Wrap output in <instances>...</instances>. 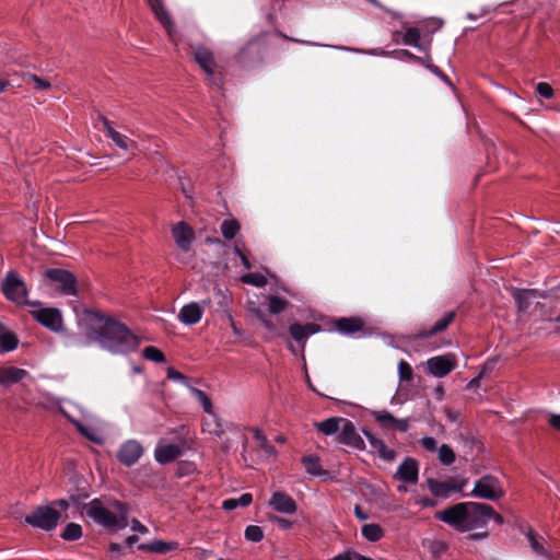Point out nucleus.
Masks as SVG:
<instances>
[{
    "mask_svg": "<svg viewBox=\"0 0 560 560\" xmlns=\"http://www.w3.org/2000/svg\"><path fill=\"white\" fill-rule=\"evenodd\" d=\"M19 345L16 335L0 325V353L13 351Z\"/></svg>",
    "mask_w": 560,
    "mask_h": 560,
    "instance_id": "nucleus-29",
    "label": "nucleus"
},
{
    "mask_svg": "<svg viewBox=\"0 0 560 560\" xmlns=\"http://www.w3.org/2000/svg\"><path fill=\"white\" fill-rule=\"evenodd\" d=\"M335 327L342 335H353L363 330L364 323L360 317H340L335 320Z\"/></svg>",
    "mask_w": 560,
    "mask_h": 560,
    "instance_id": "nucleus-22",
    "label": "nucleus"
},
{
    "mask_svg": "<svg viewBox=\"0 0 560 560\" xmlns=\"http://www.w3.org/2000/svg\"><path fill=\"white\" fill-rule=\"evenodd\" d=\"M421 445L429 452H435L438 450V443L432 436L423 438L421 440Z\"/></svg>",
    "mask_w": 560,
    "mask_h": 560,
    "instance_id": "nucleus-55",
    "label": "nucleus"
},
{
    "mask_svg": "<svg viewBox=\"0 0 560 560\" xmlns=\"http://www.w3.org/2000/svg\"><path fill=\"white\" fill-rule=\"evenodd\" d=\"M425 68L431 72L433 73L434 75H436L438 78H440L444 83H446L447 85L452 86V82L450 80V78L438 67L435 66L434 63H428L425 65Z\"/></svg>",
    "mask_w": 560,
    "mask_h": 560,
    "instance_id": "nucleus-49",
    "label": "nucleus"
},
{
    "mask_svg": "<svg viewBox=\"0 0 560 560\" xmlns=\"http://www.w3.org/2000/svg\"><path fill=\"white\" fill-rule=\"evenodd\" d=\"M269 505L277 512L284 514H293L298 510V505L293 498L285 492H273Z\"/></svg>",
    "mask_w": 560,
    "mask_h": 560,
    "instance_id": "nucleus-17",
    "label": "nucleus"
},
{
    "mask_svg": "<svg viewBox=\"0 0 560 560\" xmlns=\"http://www.w3.org/2000/svg\"><path fill=\"white\" fill-rule=\"evenodd\" d=\"M202 317V308L196 303L191 302L184 305L178 314V319L185 325H195L200 322Z\"/></svg>",
    "mask_w": 560,
    "mask_h": 560,
    "instance_id": "nucleus-21",
    "label": "nucleus"
},
{
    "mask_svg": "<svg viewBox=\"0 0 560 560\" xmlns=\"http://www.w3.org/2000/svg\"><path fill=\"white\" fill-rule=\"evenodd\" d=\"M373 418L384 430H394L396 418L387 410L373 411Z\"/></svg>",
    "mask_w": 560,
    "mask_h": 560,
    "instance_id": "nucleus-35",
    "label": "nucleus"
},
{
    "mask_svg": "<svg viewBox=\"0 0 560 560\" xmlns=\"http://www.w3.org/2000/svg\"><path fill=\"white\" fill-rule=\"evenodd\" d=\"M85 322L89 335L98 346L114 354L135 351L140 340L122 323L98 311H86Z\"/></svg>",
    "mask_w": 560,
    "mask_h": 560,
    "instance_id": "nucleus-1",
    "label": "nucleus"
},
{
    "mask_svg": "<svg viewBox=\"0 0 560 560\" xmlns=\"http://www.w3.org/2000/svg\"><path fill=\"white\" fill-rule=\"evenodd\" d=\"M240 223L236 220H224L221 223V233L226 240H232L240 231Z\"/></svg>",
    "mask_w": 560,
    "mask_h": 560,
    "instance_id": "nucleus-41",
    "label": "nucleus"
},
{
    "mask_svg": "<svg viewBox=\"0 0 560 560\" xmlns=\"http://www.w3.org/2000/svg\"><path fill=\"white\" fill-rule=\"evenodd\" d=\"M420 37H421V33H420L419 28L409 27V28H407V31L402 37V43L405 45L413 46V47L418 48L420 51H427L428 46H423L420 43Z\"/></svg>",
    "mask_w": 560,
    "mask_h": 560,
    "instance_id": "nucleus-33",
    "label": "nucleus"
},
{
    "mask_svg": "<svg viewBox=\"0 0 560 560\" xmlns=\"http://www.w3.org/2000/svg\"><path fill=\"white\" fill-rule=\"evenodd\" d=\"M393 54L399 59H408L412 62H415V59L417 58V56L415 54H412L411 51H409L407 49L394 50Z\"/></svg>",
    "mask_w": 560,
    "mask_h": 560,
    "instance_id": "nucleus-56",
    "label": "nucleus"
},
{
    "mask_svg": "<svg viewBox=\"0 0 560 560\" xmlns=\"http://www.w3.org/2000/svg\"><path fill=\"white\" fill-rule=\"evenodd\" d=\"M478 505L485 506L487 509H468V516L466 521V526H464V530H471L475 528L485 527L490 520L491 514H494V509L487 504L477 502Z\"/></svg>",
    "mask_w": 560,
    "mask_h": 560,
    "instance_id": "nucleus-13",
    "label": "nucleus"
},
{
    "mask_svg": "<svg viewBox=\"0 0 560 560\" xmlns=\"http://www.w3.org/2000/svg\"><path fill=\"white\" fill-rule=\"evenodd\" d=\"M457 365L455 354L432 357L427 361V368L430 374L435 377H444L450 374Z\"/></svg>",
    "mask_w": 560,
    "mask_h": 560,
    "instance_id": "nucleus-11",
    "label": "nucleus"
},
{
    "mask_svg": "<svg viewBox=\"0 0 560 560\" xmlns=\"http://www.w3.org/2000/svg\"><path fill=\"white\" fill-rule=\"evenodd\" d=\"M438 500L432 499L429 497H422L419 500H417V504L421 505L422 508H434L438 505Z\"/></svg>",
    "mask_w": 560,
    "mask_h": 560,
    "instance_id": "nucleus-60",
    "label": "nucleus"
},
{
    "mask_svg": "<svg viewBox=\"0 0 560 560\" xmlns=\"http://www.w3.org/2000/svg\"><path fill=\"white\" fill-rule=\"evenodd\" d=\"M536 293L529 289H514L513 298L516 302L518 312H526L530 306L532 295Z\"/></svg>",
    "mask_w": 560,
    "mask_h": 560,
    "instance_id": "nucleus-31",
    "label": "nucleus"
},
{
    "mask_svg": "<svg viewBox=\"0 0 560 560\" xmlns=\"http://www.w3.org/2000/svg\"><path fill=\"white\" fill-rule=\"evenodd\" d=\"M537 93L545 97V98H551L553 96V89L552 86L547 82H539L536 85Z\"/></svg>",
    "mask_w": 560,
    "mask_h": 560,
    "instance_id": "nucleus-51",
    "label": "nucleus"
},
{
    "mask_svg": "<svg viewBox=\"0 0 560 560\" xmlns=\"http://www.w3.org/2000/svg\"><path fill=\"white\" fill-rule=\"evenodd\" d=\"M455 317V311L447 312L442 318L436 320L435 324L430 329L422 330L419 334H417V338H429L439 332L444 331L453 323Z\"/></svg>",
    "mask_w": 560,
    "mask_h": 560,
    "instance_id": "nucleus-25",
    "label": "nucleus"
},
{
    "mask_svg": "<svg viewBox=\"0 0 560 560\" xmlns=\"http://www.w3.org/2000/svg\"><path fill=\"white\" fill-rule=\"evenodd\" d=\"M147 2L150 5L155 18L166 28L168 34H171L174 24L167 11L164 9L162 0H147Z\"/></svg>",
    "mask_w": 560,
    "mask_h": 560,
    "instance_id": "nucleus-26",
    "label": "nucleus"
},
{
    "mask_svg": "<svg viewBox=\"0 0 560 560\" xmlns=\"http://www.w3.org/2000/svg\"><path fill=\"white\" fill-rule=\"evenodd\" d=\"M254 439L257 441L259 447L268 455H273L276 453L275 446L269 444L266 434L258 428L250 429Z\"/></svg>",
    "mask_w": 560,
    "mask_h": 560,
    "instance_id": "nucleus-38",
    "label": "nucleus"
},
{
    "mask_svg": "<svg viewBox=\"0 0 560 560\" xmlns=\"http://www.w3.org/2000/svg\"><path fill=\"white\" fill-rule=\"evenodd\" d=\"M1 290L4 296L16 304L38 305V302L26 300L27 288L25 282L14 271H10L2 282Z\"/></svg>",
    "mask_w": 560,
    "mask_h": 560,
    "instance_id": "nucleus-8",
    "label": "nucleus"
},
{
    "mask_svg": "<svg viewBox=\"0 0 560 560\" xmlns=\"http://www.w3.org/2000/svg\"><path fill=\"white\" fill-rule=\"evenodd\" d=\"M248 311L259 320H262L264 317L267 316L266 312L261 307L255 305V303H249Z\"/></svg>",
    "mask_w": 560,
    "mask_h": 560,
    "instance_id": "nucleus-57",
    "label": "nucleus"
},
{
    "mask_svg": "<svg viewBox=\"0 0 560 560\" xmlns=\"http://www.w3.org/2000/svg\"><path fill=\"white\" fill-rule=\"evenodd\" d=\"M265 37L259 35L249 39L238 51L237 60L244 67L261 63L266 52Z\"/></svg>",
    "mask_w": 560,
    "mask_h": 560,
    "instance_id": "nucleus-6",
    "label": "nucleus"
},
{
    "mask_svg": "<svg viewBox=\"0 0 560 560\" xmlns=\"http://www.w3.org/2000/svg\"><path fill=\"white\" fill-rule=\"evenodd\" d=\"M301 463L304 466L306 472L312 476L320 477L328 474L327 470L323 469L320 459L317 455L311 454L303 456Z\"/></svg>",
    "mask_w": 560,
    "mask_h": 560,
    "instance_id": "nucleus-27",
    "label": "nucleus"
},
{
    "mask_svg": "<svg viewBox=\"0 0 560 560\" xmlns=\"http://www.w3.org/2000/svg\"><path fill=\"white\" fill-rule=\"evenodd\" d=\"M82 536V527L77 523H69L60 534V537L67 541H75Z\"/></svg>",
    "mask_w": 560,
    "mask_h": 560,
    "instance_id": "nucleus-37",
    "label": "nucleus"
},
{
    "mask_svg": "<svg viewBox=\"0 0 560 560\" xmlns=\"http://www.w3.org/2000/svg\"><path fill=\"white\" fill-rule=\"evenodd\" d=\"M346 418L331 417L324 421L316 422V429L325 435H332L341 430L340 424L345 422Z\"/></svg>",
    "mask_w": 560,
    "mask_h": 560,
    "instance_id": "nucleus-30",
    "label": "nucleus"
},
{
    "mask_svg": "<svg viewBox=\"0 0 560 560\" xmlns=\"http://www.w3.org/2000/svg\"><path fill=\"white\" fill-rule=\"evenodd\" d=\"M272 522H275L282 529H289L293 525V523L290 520L279 517V516H275L272 518Z\"/></svg>",
    "mask_w": 560,
    "mask_h": 560,
    "instance_id": "nucleus-62",
    "label": "nucleus"
},
{
    "mask_svg": "<svg viewBox=\"0 0 560 560\" xmlns=\"http://www.w3.org/2000/svg\"><path fill=\"white\" fill-rule=\"evenodd\" d=\"M338 441L341 444L348 445L357 451L365 450V443L361 435L358 433L355 425L352 421L346 419L338 435Z\"/></svg>",
    "mask_w": 560,
    "mask_h": 560,
    "instance_id": "nucleus-14",
    "label": "nucleus"
},
{
    "mask_svg": "<svg viewBox=\"0 0 560 560\" xmlns=\"http://www.w3.org/2000/svg\"><path fill=\"white\" fill-rule=\"evenodd\" d=\"M398 373H399L400 381L409 382L413 377V370H412L411 365L405 360H401L398 363Z\"/></svg>",
    "mask_w": 560,
    "mask_h": 560,
    "instance_id": "nucleus-46",
    "label": "nucleus"
},
{
    "mask_svg": "<svg viewBox=\"0 0 560 560\" xmlns=\"http://www.w3.org/2000/svg\"><path fill=\"white\" fill-rule=\"evenodd\" d=\"M409 429V419H397L395 422L394 430H397L399 432H407Z\"/></svg>",
    "mask_w": 560,
    "mask_h": 560,
    "instance_id": "nucleus-63",
    "label": "nucleus"
},
{
    "mask_svg": "<svg viewBox=\"0 0 560 560\" xmlns=\"http://www.w3.org/2000/svg\"><path fill=\"white\" fill-rule=\"evenodd\" d=\"M49 506H52L54 509L58 510L60 513L66 512L70 504L66 499H58L51 502Z\"/></svg>",
    "mask_w": 560,
    "mask_h": 560,
    "instance_id": "nucleus-58",
    "label": "nucleus"
},
{
    "mask_svg": "<svg viewBox=\"0 0 560 560\" xmlns=\"http://www.w3.org/2000/svg\"><path fill=\"white\" fill-rule=\"evenodd\" d=\"M60 517V512L52 506L39 505L25 515L24 521L35 528L50 532L57 527Z\"/></svg>",
    "mask_w": 560,
    "mask_h": 560,
    "instance_id": "nucleus-5",
    "label": "nucleus"
},
{
    "mask_svg": "<svg viewBox=\"0 0 560 560\" xmlns=\"http://www.w3.org/2000/svg\"><path fill=\"white\" fill-rule=\"evenodd\" d=\"M172 233L176 245L185 252L189 250L195 238V232L191 226L182 221L174 225Z\"/></svg>",
    "mask_w": 560,
    "mask_h": 560,
    "instance_id": "nucleus-16",
    "label": "nucleus"
},
{
    "mask_svg": "<svg viewBox=\"0 0 560 560\" xmlns=\"http://www.w3.org/2000/svg\"><path fill=\"white\" fill-rule=\"evenodd\" d=\"M192 393L199 398L202 402L203 409L206 412H211L212 404L210 398L207 396L205 392L198 388H191Z\"/></svg>",
    "mask_w": 560,
    "mask_h": 560,
    "instance_id": "nucleus-48",
    "label": "nucleus"
},
{
    "mask_svg": "<svg viewBox=\"0 0 560 560\" xmlns=\"http://www.w3.org/2000/svg\"><path fill=\"white\" fill-rule=\"evenodd\" d=\"M253 502L250 493H243L238 498H230L222 502V508L226 511H232L238 506H248Z\"/></svg>",
    "mask_w": 560,
    "mask_h": 560,
    "instance_id": "nucleus-34",
    "label": "nucleus"
},
{
    "mask_svg": "<svg viewBox=\"0 0 560 560\" xmlns=\"http://www.w3.org/2000/svg\"><path fill=\"white\" fill-rule=\"evenodd\" d=\"M244 536L249 541L259 542L264 538V532L257 525H248L245 528Z\"/></svg>",
    "mask_w": 560,
    "mask_h": 560,
    "instance_id": "nucleus-45",
    "label": "nucleus"
},
{
    "mask_svg": "<svg viewBox=\"0 0 560 560\" xmlns=\"http://www.w3.org/2000/svg\"><path fill=\"white\" fill-rule=\"evenodd\" d=\"M361 534L366 540L376 542L385 536V530L378 524L369 523L362 526Z\"/></svg>",
    "mask_w": 560,
    "mask_h": 560,
    "instance_id": "nucleus-32",
    "label": "nucleus"
},
{
    "mask_svg": "<svg viewBox=\"0 0 560 560\" xmlns=\"http://www.w3.org/2000/svg\"><path fill=\"white\" fill-rule=\"evenodd\" d=\"M268 310L271 314H280L288 308L290 302L283 298L277 295L268 296Z\"/></svg>",
    "mask_w": 560,
    "mask_h": 560,
    "instance_id": "nucleus-39",
    "label": "nucleus"
},
{
    "mask_svg": "<svg viewBox=\"0 0 560 560\" xmlns=\"http://www.w3.org/2000/svg\"><path fill=\"white\" fill-rule=\"evenodd\" d=\"M110 506L116 511V516L117 517H124L125 520H127V514H128V505L124 502H120L118 500H114L112 503H110Z\"/></svg>",
    "mask_w": 560,
    "mask_h": 560,
    "instance_id": "nucleus-50",
    "label": "nucleus"
},
{
    "mask_svg": "<svg viewBox=\"0 0 560 560\" xmlns=\"http://www.w3.org/2000/svg\"><path fill=\"white\" fill-rule=\"evenodd\" d=\"M142 354L147 360H150V361H153L156 363H162V362H165V360H166L164 353L160 349H158L156 347H153V346L145 347L142 351Z\"/></svg>",
    "mask_w": 560,
    "mask_h": 560,
    "instance_id": "nucleus-43",
    "label": "nucleus"
},
{
    "mask_svg": "<svg viewBox=\"0 0 560 560\" xmlns=\"http://www.w3.org/2000/svg\"><path fill=\"white\" fill-rule=\"evenodd\" d=\"M208 431L214 434L215 436L221 438L225 430L223 428V423L219 419H215L213 428H209Z\"/></svg>",
    "mask_w": 560,
    "mask_h": 560,
    "instance_id": "nucleus-59",
    "label": "nucleus"
},
{
    "mask_svg": "<svg viewBox=\"0 0 560 560\" xmlns=\"http://www.w3.org/2000/svg\"><path fill=\"white\" fill-rule=\"evenodd\" d=\"M320 330V326L315 323H307L305 325L293 323L289 327V332L291 337L302 343V347L305 345V340L308 336L316 334Z\"/></svg>",
    "mask_w": 560,
    "mask_h": 560,
    "instance_id": "nucleus-18",
    "label": "nucleus"
},
{
    "mask_svg": "<svg viewBox=\"0 0 560 560\" xmlns=\"http://www.w3.org/2000/svg\"><path fill=\"white\" fill-rule=\"evenodd\" d=\"M527 537H528L530 547L534 550V552H536L537 555L544 556V557L548 556V551L542 546V544L538 541L537 536L534 532L530 530L528 533Z\"/></svg>",
    "mask_w": 560,
    "mask_h": 560,
    "instance_id": "nucleus-47",
    "label": "nucleus"
},
{
    "mask_svg": "<svg viewBox=\"0 0 560 560\" xmlns=\"http://www.w3.org/2000/svg\"><path fill=\"white\" fill-rule=\"evenodd\" d=\"M505 494L501 481L493 475H486L475 482L469 495L474 498L498 501Z\"/></svg>",
    "mask_w": 560,
    "mask_h": 560,
    "instance_id": "nucleus-7",
    "label": "nucleus"
},
{
    "mask_svg": "<svg viewBox=\"0 0 560 560\" xmlns=\"http://www.w3.org/2000/svg\"><path fill=\"white\" fill-rule=\"evenodd\" d=\"M182 448L176 444H167L158 446L154 451V458L161 465H166L174 462L182 455Z\"/></svg>",
    "mask_w": 560,
    "mask_h": 560,
    "instance_id": "nucleus-20",
    "label": "nucleus"
},
{
    "mask_svg": "<svg viewBox=\"0 0 560 560\" xmlns=\"http://www.w3.org/2000/svg\"><path fill=\"white\" fill-rule=\"evenodd\" d=\"M355 553L354 550H347L345 552L338 553L330 560H355Z\"/></svg>",
    "mask_w": 560,
    "mask_h": 560,
    "instance_id": "nucleus-61",
    "label": "nucleus"
},
{
    "mask_svg": "<svg viewBox=\"0 0 560 560\" xmlns=\"http://www.w3.org/2000/svg\"><path fill=\"white\" fill-rule=\"evenodd\" d=\"M419 477L418 462L412 457H406L397 468L395 479L405 483H416Z\"/></svg>",
    "mask_w": 560,
    "mask_h": 560,
    "instance_id": "nucleus-15",
    "label": "nucleus"
},
{
    "mask_svg": "<svg viewBox=\"0 0 560 560\" xmlns=\"http://www.w3.org/2000/svg\"><path fill=\"white\" fill-rule=\"evenodd\" d=\"M83 510L88 517L106 528L121 529L128 525L127 520L124 517H117L115 513L103 506L98 499H94L90 503L85 504Z\"/></svg>",
    "mask_w": 560,
    "mask_h": 560,
    "instance_id": "nucleus-2",
    "label": "nucleus"
},
{
    "mask_svg": "<svg viewBox=\"0 0 560 560\" xmlns=\"http://www.w3.org/2000/svg\"><path fill=\"white\" fill-rule=\"evenodd\" d=\"M45 281L61 295L78 294V279L74 273L61 268H49L45 271Z\"/></svg>",
    "mask_w": 560,
    "mask_h": 560,
    "instance_id": "nucleus-3",
    "label": "nucleus"
},
{
    "mask_svg": "<svg viewBox=\"0 0 560 560\" xmlns=\"http://www.w3.org/2000/svg\"><path fill=\"white\" fill-rule=\"evenodd\" d=\"M144 448L137 440L122 443L117 452L118 462L127 467L135 465L143 455Z\"/></svg>",
    "mask_w": 560,
    "mask_h": 560,
    "instance_id": "nucleus-12",
    "label": "nucleus"
},
{
    "mask_svg": "<svg viewBox=\"0 0 560 560\" xmlns=\"http://www.w3.org/2000/svg\"><path fill=\"white\" fill-rule=\"evenodd\" d=\"M467 483L466 478L451 477L447 480L440 481L434 478L427 479V486L430 492L436 498L447 499L452 492L463 493Z\"/></svg>",
    "mask_w": 560,
    "mask_h": 560,
    "instance_id": "nucleus-9",
    "label": "nucleus"
},
{
    "mask_svg": "<svg viewBox=\"0 0 560 560\" xmlns=\"http://www.w3.org/2000/svg\"><path fill=\"white\" fill-rule=\"evenodd\" d=\"M22 80L26 84L33 83L35 90L44 91V90H49L51 88V84L49 81H47L43 78H39L36 74L28 73V72H25L22 74Z\"/></svg>",
    "mask_w": 560,
    "mask_h": 560,
    "instance_id": "nucleus-36",
    "label": "nucleus"
},
{
    "mask_svg": "<svg viewBox=\"0 0 560 560\" xmlns=\"http://www.w3.org/2000/svg\"><path fill=\"white\" fill-rule=\"evenodd\" d=\"M469 508L486 509L485 506L478 505L477 502H460L443 511L435 512L434 517L458 530L465 532L464 526H466Z\"/></svg>",
    "mask_w": 560,
    "mask_h": 560,
    "instance_id": "nucleus-4",
    "label": "nucleus"
},
{
    "mask_svg": "<svg viewBox=\"0 0 560 560\" xmlns=\"http://www.w3.org/2000/svg\"><path fill=\"white\" fill-rule=\"evenodd\" d=\"M548 422L553 429L560 431V415H550Z\"/></svg>",
    "mask_w": 560,
    "mask_h": 560,
    "instance_id": "nucleus-64",
    "label": "nucleus"
},
{
    "mask_svg": "<svg viewBox=\"0 0 560 560\" xmlns=\"http://www.w3.org/2000/svg\"><path fill=\"white\" fill-rule=\"evenodd\" d=\"M194 58L206 73H210L211 69L215 67L213 52L207 47H196L194 50Z\"/></svg>",
    "mask_w": 560,
    "mask_h": 560,
    "instance_id": "nucleus-24",
    "label": "nucleus"
},
{
    "mask_svg": "<svg viewBox=\"0 0 560 560\" xmlns=\"http://www.w3.org/2000/svg\"><path fill=\"white\" fill-rule=\"evenodd\" d=\"M177 548L176 542H168L163 540H154L150 544H141L138 546L139 550L149 551L153 553L165 555Z\"/></svg>",
    "mask_w": 560,
    "mask_h": 560,
    "instance_id": "nucleus-28",
    "label": "nucleus"
},
{
    "mask_svg": "<svg viewBox=\"0 0 560 560\" xmlns=\"http://www.w3.org/2000/svg\"><path fill=\"white\" fill-rule=\"evenodd\" d=\"M167 378L171 381L180 382L183 384L188 383L187 376L173 368L167 369Z\"/></svg>",
    "mask_w": 560,
    "mask_h": 560,
    "instance_id": "nucleus-53",
    "label": "nucleus"
},
{
    "mask_svg": "<svg viewBox=\"0 0 560 560\" xmlns=\"http://www.w3.org/2000/svg\"><path fill=\"white\" fill-rule=\"evenodd\" d=\"M31 315L45 328L58 332L62 330V316L58 308L44 307L31 312Z\"/></svg>",
    "mask_w": 560,
    "mask_h": 560,
    "instance_id": "nucleus-10",
    "label": "nucleus"
},
{
    "mask_svg": "<svg viewBox=\"0 0 560 560\" xmlns=\"http://www.w3.org/2000/svg\"><path fill=\"white\" fill-rule=\"evenodd\" d=\"M242 281L257 288H264L267 284V278L258 272L247 273L242 277Z\"/></svg>",
    "mask_w": 560,
    "mask_h": 560,
    "instance_id": "nucleus-44",
    "label": "nucleus"
},
{
    "mask_svg": "<svg viewBox=\"0 0 560 560\" xmlns=\"http://www.w3.org/2000/svg\"><path fill=\"white\" fill-rule=\"evenodd\" d=\"M364 435L369 440L373 451L376 452L382 459L386 462H392L395 459L396 452L392 448H388L382 439L376 438L369 431H364Z\"/></svg>",
    "mask_w": 560,
    "mask_h": 560,
    "instance_id": "nucleus-23",
    "label": "nucleus"
},
{
    "mask_svg": "<svg viewBox=\"0 0 560 560\" xmlns=\"http://www.w3.org/2000/svg\"><path fill=\"white\" fill-rule=\"evenodd\" d=\"M455 453L447 444H443L439 448V459L443 465L450 466L455 462Z\"/></svg>",
    "mask_w": 560,
    "mask_h": 560,
    "instance_id": "nucleus-42",
    "label": "nucleus"
},
{
    "mask_svg": "<svg viewBox=\"0 0 560 560\" xmlns=\"http://www.w3.org/2000/svg\"><path fill=\"white\" fill-rule=\"evenodd\" d=\"M26 376H28V372L24 369L16 366L0 368V385L3 387H9L13 384H16Z\"/></svg>",
    "mask_w": 560,
    "mask_h": 560,
    "instance_id": "nucleus-19",
    "label": "nucleus"
},
{
    "mask_svg": "<svg viewBox=\"0 0 560 560\" xmlns=\"http://www.w3.org/2000/svg\"><path fill=\"white\" fill-rule=\"evenodd\" d=\"M214 295L218 299L220 311H225L229 307V298L224 294L221 288H214Z\"/></svg>",
    "mask_w": 560,
    "mask_h": 560,
    "instance_id": "nucleus-52",
    "label": "nucleus"
},
{
    "mask_svg": "<svg viewBox=\"0 0 560 560\" xmlns=\"http://www.w3.org/2000/svg\"><path fill=\"white\" fill-rule=\"evenodd\" d=\"M108 138H110L118 148L126 151L129 150L130 147L136 145V143L131 141L128 137L116 131L115 129H108Z\"/></svg>",
    "mask_w": 560,
    "mask_h": 560,
    "instance_id": "nucleus-40",
    "label": "nucleus"
},
{
    "mask_svg": "<svg viewBox=\"0 0 560 560\" xmlns=\"http://www.w3.org/2000/svg\"><path fill=\"white\" fill-rule=\"evenodd\" d=\"M209 78V81L212 85L217 86V88H221L222 83H223V75L221 72H215L214 71V68L211 69V72L210 73H206Z\"/></svg>",
    "mask_w": 560,
    "mask_h": 560,
    "instance_id": "nucleus-54",
    "label": "nucleus"
}]
</instances>
